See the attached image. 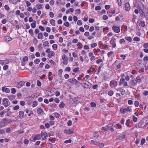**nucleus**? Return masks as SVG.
I'll return each mask as SVG.
<instances>
[{
    "label": "nucleus",
    "instance_id": "f257e3e1",
    "mask_svg": "<svg viewBox=\"0 0 148 148\" xmlns=\"http://www.w3.org/2000/svg\"><path fill=\"white\" fill-rule=\"evenodd\" d=\"M137 84V82L135 79H133L130 81L129 87L130 88H133Z\"/></svg>",
    "mask_w": 148,
    "mask_h": 148
},
{
    "label": "nucleus",
    "instance_id": "f03ea898",
    "mask_svg": "<svg viewBox=\"0 0 148 148\" xmlns=\"http://www.w3.org/2000/svg\"><path fill=\"white\" fill-rule=\"evenodd\" d=\"M2 102L3 104L6 107L10 105V103L9 102V100L8 98H4Z\"/></svg>",
    "mask_w": 148,
    "mask_h": 148
},
{
    "label": "nucleus",
    "instance_id": "7ed1b4c3",
    "mask_svg": "<svg viewBox=\"0 0 148 148\" xmlns=\"http://www.w3.org/2000/svg\"><path fill=\"white\" fill-rule=\"evenodd\" d=\"M118 83L117 81L114 80H111L110 83V85L111 87L113 88L116 87Z\"/></svg>",
    "mask_w": 148,
    "mask_h": 148
},
{
    "label": "nucleus",
    "instance_id": "20e7f679",
    "mask_svg": "<svg viewBox=\"0 0 148 148\" xmlns=\"http://www.w3.org/2000/svg\"><path fill=\"white\" fill-rule=\"evenodd\" d=\"M110 43L112 45V47L114 48L116 47V39L114 38H112L110 40Z\"/></svg>",
    "mask_w": 148,
    "mask_h": 148
},
{
    "label": "nucleus",
    "instance_id": "39448f33",
    "mask_svg": "<svg viewBox=\"0 0 148 148\" xmlns=\"http://www.w3.org/2000/svg\"><path fill=\"white\" fill-rule=\"evenodd\" d=\"M113 124L111 123L108 124L106 126L108 130H110L111 132H113L114 131V129L113 128Z\"/></svg>",
    "mask_w": 148,
    "mask_h": 148
},
{
    "label": "nucleus",
    "instance_id": "423d86ee",
    "mask_svg": "<svg viewBox=\"0 0 148 148\" xmlns=\"http://www.w3.org/2000/svg\"><path fill=\"white\" fill-rule=\"evenodd\" d=\"M112 28L113 31L115 32L118 33L120 32V28L119 27H117L115 25H113L112 26Z\"/></svg>",
    "mask_w": 148,
    "mask_h": 148
},
{
    "label": "nucleus",
    "instance_id": "0eeeda50",
    "mask_svg": "<svg viewBox=\"0 0 148 148\" xmlns=\"http://www.w3.org/2000/svg\"><path fill=\"white\" fill-rule=\"evenodd\" d=\"M83 84L84 87L86 88H89L90 86L91 85V84L88 81L86 82L83 83Z\"/></svg>",
    "mask_w": 148,
    "mask_h": 148
},
{
    "label": "nucleus",
    "instance_id": "6e6552de",
    "mask_svg": "<svg viewBox=\"0 0 148 148\" xmlns=\"http://www.w3.org/2000/svg\"><path fill=\"white\" fill-rule=\"evenodd\" d=\"M68 81L71 83L75 84H77L79 82L77 80L73 78L69 79H68Z\"/></svg>",
    "mask_w": 148,
    "mask_h": 148
},
{
    "label": "nucleus",
    "instance_id": "1a4fd4ad",
    "mask_svg": "<svg viewBox=\"0 0 148 148\" xmlns=\"http://www.w3.org/2000/svg\"><path fill=\"white\" fill-rule=\"evenodd\" d=\"M131 7L129 3H127L125 4V9L127 11H129Z\"/></svg>",
    "mask_w": 148,
    "mask_h": 148
},
{
    "label": "nucleus",
    "instance_id": "9d476101",
    "mask_svg": "<svg viewBox=\"0 0 148 148\" xmlns=\"http://www.w3.org/2000/svg\"><path fill=\"white\" fill-rule=\"evenodd\" d=\"M47 136V134L46 132H42L41 136L43 140H45Z\"/></svg>",
    "mask_w": 148,
    "mask_h": 148
},
{
    "label": "nucleus",
    "instance_id": "9b49d317",
    "mask_svg": "<svg viewBox=\"0 0 148 148\" xmlns=\"http://www.w3.org/2000/svg\"><path fill=\"white\" fill-rule=\"evenodd\" d=\"M64 132L65 133L67 134H72L73 132L72 130L69 129V130H64Z\"/></svg>",
    "mask_w": 148,
    "mask_h": 148
},
{
    "label": "nucleus",
    "instance_id": "f8f14e48",
    "mask_svg": "<svg viewBox=\"0 0 148 148\" xmlns=\"http://www.w3.org/2000/svg\"><path fill=\"white\" fill-rule=\"evenodd\" d=\"M3 38L5 41L7 42L10 41L12 40V38H11L8 36H4Z\"/></svg>",
    "mask_w": 148,
    "mask_h": 148
},
{
    "label": "nucleus",
    "instance_id": "ddd939ff",
    "mask_svg": "<svg viewBox=\"0 0 148 148\" xmlns=\"http://www.w3.org/2000/svg\"><path fill=\"white\" fill-rule=\"evenodd\" d=\"M3 124V126H4L5 125H7L8 124V121L6 118L3 119L2 120V121L1 122V123Z\"/></svg>",
    "mask_w": 148,
    "mask_h": 148
},
{
    "label": "nucleus",
    "instance_id": "4468645a",
    "mask_svg": "<svg viewBox=\"0 0 148 148\" xmlns=\"http://www.w3.org/2000/svg\"><path fill=\"white\" fill-rule=\"evenodd\" d=\"M140 23L141 26L143 27H144L145 26V21H140V20H138L137 21V23L138 24V23Z\"/></svg>",
    "mask_w": 148,
    "mask_h": 148
},
{
    "label": "nucleus",
    "instance_id": "2eb2a0df",
    "mask_svg": "<svg viewBox=\"0 0 148 148\" xmlns=\"http://www.w3.org/2000/svg\"><path fill=\"white\" fill-rule=\"evenodd\" d=\"M2 90L3 92H5L6 93H9L10 92V89L8 88H6L5 87L2 88Z\"/></svg>",
    "mask_w": 148,
    "mask_h": 148
},
{
    "label": "nucleus",
    "instance_id": "dca6fc26",
    "mask_svg": "<svg viewBox=\"0 0 148 148\" xmlns=\"http://www.w3.org/2000/svg\"><path fill=\"white\" fill-rule=\"evenodd\" d=\"M19 117L20 118L22 119L24 117V113L22 111L19 112Z\"/></svg>",
    "mask_w": 148,
    "mask_h": 148
},
{
    "label": "nucleus",
    "instance_id": "f3484780",
    "mask_svg": "<svg viewBox=\"0 0 148 148\" xmlns=\"http://www.w3.org/2000/svg\"><path fill=\"white\" fill-rule=\"evenodd\" d=\"M125 136L124 134L122 135L121 136H120L117 137V138L116 139V140H122L125 138Z\"/></svg>",
    "mask_w": 148,
    "mask_h": 148
},
{
    "label": "nucleus",
    "instance_id": "a211bd4d",
    "mask_svg": "<svg viewBox=\"0 0 148 148\" xmlns=\"http://www.w3.org/2000/svg\"><path fill=\"white\" fill-rule=\"evenodd\" d=\"M78 99V98L77 97H74L73 98L72 101H73V103L76 104L77 103Z\"/></svg>",
    "mask_w": 148,
    "mask_h": 148
},
{
    "label": "nucleus",
    "instance_id": "6ab92c4d",
    "mask_svg": "<svg viewBox=\"0 0 148 148\" xmlns=\"http://www.w3.org/2000/svg\"><path fill=\"white\" fill-rule=\"evenodd\" d=\"M55 55V53L53 51H51L49 53L48 55V56L49 58H51V57Z\"/></svg>",
    "mask_w": 148,
    "mask_h": 148
},
{
    "label": "nucleus",
    "instance_id": "aec40b11",
    "mask_svg": "<svg viewBox=\"0 0 148 148\" xmlns=\"http://www.w3.org/2000/svg\"><path fill=\"white\" fill-rule=\"evenodd\" d=\"M146 124L142 121H141L138 124V126L141 127H143Z\"/></svg>",
    "mask_w": 148,
    "mask_h": 148
},
{
    "label": "nucleus",
    "instance_id": "412c9836",
    "mask_svg": "<svg viewBox=\"0 0 148 148\" xmlns=\"http://www.w3.org/2000/svg\"><path fill=\"white\" fill-rule=\"evenodd\" d=\"M116 90L119 91L121 92V94L122 95H123L125 94V91L123 89L120 88L119 89H116Z\"/></svg>",
    "mask_w": 148,
    "mask_h": 148
},
{
    "label": "nucleus",
    "instance_id": "4be33fe9",
    "mask_svg": "<svg viewBox=\"0 0 148 148\" xmlns=\"http://www.w3.org/2000/svg\"><path fill=\"white\" fill-rule=\"evenodd\" d=\"M140 15L142 18V19H143V18H144L145 17V14L144 12H143V10H142L141 12H140Z\"/></svg>",
    "mask_w": 148,
    "mask_h": 148
},
{
    "label": "nucleus",
    "instance_id": "5701e85b",
    "mask_svg": "<svg viewBox=\"0 0 148 148\" xmlns=\"http://www.w3.org/2000/svg\"><path fill=\"white\" fill-rule=\"evenodd\" d=\"M50 23L53 26H55L56 25L55 21L53 19H51L50 21Z\"/></svg>",
    "mask_w": 148,
    "mask_h": 148
},
{
    "label": "nucleus",
    "instance_id": "b1692460",
    "mask_svg": "<svg viewBox=\"0 0 148 148\" xmlns=\"http://www.w3.org/2000/svg\"><path fill=\"white\" fill-rule=\"evenodd\" d=\"M94 137L96 138H97L99 136V134L98 132H95L94 134L93 135Z\"/></svg>",
    "mask_w": 148,
    "mask_h": 148
},
{
    "label": "nucleus",
    "instance_id": "393cba45",
    "mask_svg": "<svg viewBox=\"0 0 148 148\" xmlns=\"http://www.w3.org/2000/svg\"><path fill=\"white\" fill-rule=\"evenodd\" d=\"M125 79L124 78H121L120 79V81L119 82V85L121 86L123 83L124 82Z\"/></svg>",
    "mask_w": 148,
    "mask_h": 148
},
{
    "label": "nucleus",
    "instance_id": "a878e982",
    "mask_svg": "<svg viewBox=\"0 0 148 148\" xmlns=\"http://www.w3.org/2000/svg\"><path fill=\"white\" fill-rule=\"evenodd\" d=\"M38 113L40 114H42L43 113L42 110L40 108L38 109Z\"/></svg>",
    "mask_w": 148,
    "mask_h": 148
},
{
    "label": "nucleus",
    "instance_id": "bb28decb",
    "mask_svg": "<svg viewBox=\"0 0 148 148\" xmlns=\"http://www.w3.org/2000/svg\"><path fill=\"white\" fill-rule=\"evenodd\" d=\"M120 112L123 114H124L126 112V110L125 108H120Z\"/></svg>",
    "mask_w": 148,
    "mask_h": 148
},
{
    "label": "nucleus",
    "instance_id": "cd10ccee",
    "mask_svg": "<svg viewBox=\"0 0 148 148\" xmlns=\"http://www.w3.org/2000/svg\"><path fill=\"white\" fill-rule=\"evenodd\" d=\"M135 79V80L136 81L137 83L139 82V83L140 84V82H141L140 77L139 76L137 77L136 78V79Z\"/></svg>",
    "mask_w": 148,
    "mask_h": 148
},
{
    "label": "nucleus",
    "instance_id": "c85d7f7f",
    "mask_svg": "<svg viewBox=\"0 0 148 148\" xmlns=\"http://www.w3.org/2000/svg\"><path fill=\"white\" fill-rule=\"evenodd\" d=\"M36 21H34L33 23L31 24V26L33 28H34L36 27Z\"/></svg>",
    "mask_w": 148,
    "mask_h": 148
},
{
    "label": "nucleus",
    "instance_id": "c756f323",
    "mask_svg": "<svg viewBox=\"0 0 148 148\" xmlns=\"http://www.w3.org/2000/svg\"><path fill=\"white\" fill-rule=\"evenodd\" d=\"M24 82L21 81L18 83V85L19 86V87H21L24 84Z\"/></svg>",
    "mask_w": 148,
    "mask_h": 148
},
{
    "label": "nucleus",
    "instance_id": "7c9ffc66",
    "mask_svg": "<svg viewBox=\"0 0 148 148\" xmlns=\"http://www.w3.org/2000/svg\"><path fill=\"white\" fill-rule=\"evenodd\" d=\"M65 104L63 102H61L59 105V107L60 108H63L64 107Z\"/></svg>",
    "mask_w": 148,
    "mask_h": 148
},
{
    "label": "nucleus",
    "instance_id": "2f4dec72",
    "mask_svg": "<svg viewBox=\"0 0 148 148\" xmlns=\"http://www.w3.org/2000/svg\"><path fill=\"white\" fill-rule=\"evenodd\" d=\"M114 94L113 91L112 90H110L108 92V94L110 96H112Z\"/></svg>",
    "mask_w": 148,
    "mask_h": 148
},
{
    "label": "nucleus",
    "instance_id": "473e14b6",
    "mask_svg": "<svg viewBox=\"0 0 148 148\" xmlns=\"http://www.w3.org/2000/svg\"><path fill=\"white\" fill-rule=\"evenodd\" d=\"M91 142L94 145H97L98 143V142H97L95 140H92Z\"/></svg>",
    "mask_w": 148,
    "mask_h": 148
},
{
    "label": "nucleus",
    "instance_id": "72a5a7b5",
    "mask_svg": "<svg viewBox=\"0 0 148 148\" xmlns=\"http://www.w3.org/2000/svg\"><path fill=\"white\" fill-rule=\"evenodd\" d=\"M125 38L129 42H131L132 41V38L130 37H125Z\"/></svg>",
    "mask_w": 148,
    "mask_h": 148
},
{
    "label": "nucleus",
    "instance_id": "f704fd0d",
    "mask_svg": "<svg viewBox=\"0 0 148 148\" xmlns=\"http://www.w3.org/2000/svg\"><path fill=\"white\" fill-rule=\"evenodd\" d=\"M43 45L45 47L49 46V42L47 41H46L45 42Z\"/></svg>",
    "mask_w": 148,
    "mask_h": 148
},
{
    "label": "nucleus",
    "instance_id": "c9c22d12",
    "mask_svg": "<svg viewBox=\"0 0 148 148\" xmlns=\"http://www.w3.org/2000/svg\"><path fill=\"white\" fill-rule=\"evenodd\" d=\"M79 67L75 68L73 70V72L74 73H78L79 71Z\"/></svg>",
    "mask_w": 148,
    "mask_h": 148
},
{
    "label": "nucleus",
    "instance_id": "e433bc0d",
    "mask_svg": "<svg viewBox=\"0 0 148 148\" xmlns=\"http://www.w3.org/2000/svg\"><path fill=\"white\" fill-rule=\"evenodd\" d=\"M90 105L92 107H95L96 106V104L94 102H92L90 103Z\"/></svg>",
    "mask_w": 148,
    "mask_h": 148
},
{
    "label": "nucleus",
    "instance_id": "4c0bfd02",
    "mask_svg": "<svg viewBox=\"0 0 148 148\" xmlns=\"http://www.w3.org/2000/svg\"><path fill=\"white\" fill-rule=\"evenodd\" d=\"M102 65V64H101V65L99 67L98 70V73H97V74L98 75L100 73V72L101 71V69L102 68V66L103 65Z\"/></svg>",
    "mask_w": 148,
    "mask_h": 148
},
{
    "label": "nucleus",
    "instance_id": "58836bf2",
    "mask_svg": "<svg viewBox=\"0 0 148 148\" xmlns=\"http://www.w3.org/2000/svg\"><path fill=\"white\" fill-rule=\"evenodd\" d=\"M68 59L63 60L62 62V63L63 64L65 65H67L68 63V61L67 60Z\"/></svg>",
    "mask_w": 148,
    "mask_h": 148
},
{
    "label": "nucleus",
    "instance_id": "ea45409f",
    "mask_svg": "<svg viewBox=\"0 0 148 148\" xmlns=\"http://www.w3.org/2000/svg\"><path fill=\"white\" fill-rule=\"evenodd\" d=\"M101 130H103L105 132L108 131L106 126L102 127Z\"/></svg>",
    "mask_w": 148,
    "mask_h": 148
},
{
    "label": "nucleus",
    "instance_id": "a19ab883",
    "mask_svg": "<svg viewBox=\"0 0 148 148\" xmlns=\"http://www.w3.org/2000/svg\"><path fill=\"white\" fill-rule=\"evenodd\" d=\"M133 40L134 41H140V39L138 37L136 36L134 38Z\"/></svg>",
    "mask_w": 148,
    "mask_h": 148
},
{
    "label": "nucleus",
    "instance_id": "79ce46f5",
    "mask_svg": "<svg viewBox=\"0 0 148 148\" xmlns=\"http://www.w3.org/2000/svg\"><path fill=\"white\" fill-rule=\"evenodd\" d=\"M52 47L54 50H56L57 47V45L56 44H53L52 45Z\"/></svg>",
    "mask_w": 148,
    "mask_h": 148
},
{
    "label": "nucleus",
    "instance_id": "37998d69",
    "mask_svg": "<svg viewBox=\"0 0 148 148\" xmlns=\"http://www.w3.org/2000/svg\"><path fill=\"white\" fill-rule=\"evenodd\" d=\"M108 18V16L105 15H103V19L104 20H106Z\"/></svg>",
    "mask_w": 148,
    "mask_h": 148
},
{
    "label": "nucleus",
    "instance_id": "c03bdc74",
    "mask_svg": "<svg viewBox=\"0 0 148 148\" xmlns=\"http://www.w3.org/2000/svg\"><path fill=\"white\" fill-rule=\"evenodd\" d=\"M33 104L32 105V106L33 107H35L37 105V103L36 101H34L33 102Z\"/></svg>",
    "mask_w": 148,
    "mask_h": 148
},
{
    "label": "nucleus",
    "instance_id": "a18cd8bd",
    "mask_svg": "<svg viewBox=\"0 0 148 148\" xmlns=\"http://www.w3.org/2000/svg\"><path fill=\"white\" fill-rule=\"evenodd\" d=\"M97 145L99 146L100 147H102L104 146V145L102 143H100L98 142Z\"/></svg>",
    "mask_w": 148,
    "mask_h": 148
},
{
    "label": "nucleus",
    "instance_id": "49530a36",
    "mask_svg": "<svg viewBox=\"0 0 148 148\" xmlns=\"http://www.w3.org/2000/svg\"><path fill=\"white\" fill-rule=\"evenodd\" d=\"M10 109L8 108V109L7 111V115L8 116H9V115L10 114H11V112H10Z\"/></svg>",
    "mask_w": 148,
    "mask_h": 148
},
{
    "label": "nucleus",
    "instance_id": "de8ad7c7",
    "mask_svg": "<svg viewBox=\"0 0 148 148\" xmlns=\"http://www.w3.org/2000/svg\"><path fill=\"white\" fill-rule=\"evenodd\" d=\"M132 119L134 122H136L137 121V118L134 116L133 117Z\"/></svg>",
    "mask_w": 148,
    "mask_h": 148
},
{
    "label": "nucleus",
    "instance_id": "09e8293b",
    "mask_svg": "<svg viewBox=\"0 0 148 148\" xmlns=\"http://www.w3.org/2000/svg\"><path fill=\"white\" fill-rule=\"evenodd\" d=\"M130 119H127L126 121V125L127 126H128L130 125Z\"/></svg>",
    "mask_w": 148,
    "mask_h": 148
},
{
    "label": "nucleus",
    "instance_id": "8fccbe9b",
    "mask_svg": "<svg viewBox=\"0 0 148 148\" xmlns=\"http://www.w3.org/2000/svg\"><path fill=\"white\" fill-rule=\"evenodd\" d=\"M55 102L56 103H58L59 102L60 100L58 98H56L54 99Z\"/></svg>",
    "mask_w": 148,
    "mask_h": 148
},
{
    "label": "nucleus",
    "instance_id": "3c124183",
    "mask_svg": "<svg viewBox=\"0 0 148 148\" xmlns=\"http://www.w3.org/2000/svg\"><path fill=\"white\" fill-rule=\"evenodd\" d=\"M16 92V89L15 88H12V89L11 90V92L14 94H15V93Z\"/></svg>",
    "mask_w": 148,
    "mask_h": 148
},
{
    "label": "nucleus",
    "instance_id": "603ef678",
    "mask_svg": "<svg viewBox=\"0 0 148 148\" xmlns=\"http://www.w3.org/2000/svg\"><path fill=\"white\" fill-rule=\"evenodd\" d=\"M43 37V35L42 33L38 34V38H41Z\"/></svg>",
    "mask_w": 148,
    "mask_h": 148
},
{
    "label": "nucleus",
    "instance_id": "864d4df0",
    "mask_svg": "<svg viewBox=\"0 0 148 148\" xmlns=\"http://www.w3.org/2000/svg\"><path fill=\"white\" fill-rule=\"evenodd\" d=\"M126 110L127 112H131L132 111L131 107H127L126 109Z\"/></svg>",
    "mask_w": 148,
    "mask_h": 148
},
{
    "label": "nucleus",
    "instance_id": "5fc2aeb1",
    "mask_svg": "<svg viewBox=\"0 0 148 148\" xmlns=\"http://www.w3.org/2000/svg\"><path fill=\"white\" fill-rule=\"evenodd\" d=\"M55 3V1L53 0H51L49 2V3L50 5H53Z\"/></svg>",
    "mask_w": 148,
    "mask_h": 148
},
{
    "label": "nucleus",
    "instance_id": "6e6d98bb",
    "mask_svg": "<svg viewBox=\"0 0 148 148\" xmlns=\"http://www.w3.org/2000/svg\"><path fill=\"white\" fill-rule=\"evenodd\" d=\"M71 142V139H69L68 140H65L64 143H70Z\"/></svg>",
    "mask_w": 148,
    "mask_h": 148
},
{
    "label": "nucleus",
    "instance_id": "4d7b16f0",
    "mask_svg": "<svg viewBox=\"0 0 148 148\" xmlns=\"http://www.w3.org/2000/svg\"><path fill=\"white\" fill-rule=\"evenodd\" d=\"M134 104L136 107H138L139 106V103L138 101H136L135 102Z\"/></svg>",
    "mask_w": 148,
    "mask_h": 148
},
{
    "label": "nucleus",
    "instance_id": "13d9d810",
    "mask_svg": "<svg viewBox=\"0 0 148 148\" xmlns=\"http://www.w3.org/2000/svg\"><path fill=\"white\" fill-rule=\"evenodd\" d=\"M49 16L51 18H53L54 17V14L52 12H51L49 13Z\"/></svg>",
    "mask_w": 148,
    "mask_h": 148
},
{
    "label": "nucleus",
    "instance_id": "bf43d9fd",
    "mask_svg": "<svg viewBox=\"0 0 148 148\" xmlns=\"http://www.w3.org/2000/svg\"><path fill=\"white\" fill-rule=\"evenodd\" d=\"M54 116L57 118H58L60 116V114L58 113H54Z\"/></svg>",
    "mask_w": 148,
    "mask_h": 148
},
{
    "label": "nucleus",
    "instance_id": "052dcab7",
    "mask_svg": "<svg viewBox=\"0 0 148 148\" xmlns=\"http://www.w3.org/2000/svg\"><path fill=\"white\" fill-rule=\"evenodd\" d=\"M20 104L22 106H23L25 104V102L24 101H21L20 102Z\"/></svg>",
    "mask_w": 148,
    "mask_h": 148
},
{
    "label": "nucleus",
    "instance_id": "680f3d73",
    "mask_svg": "<svg viewBox=\"0 0 148 148\" xmlns=\"http://www.w3.org/2000/svg\"><path fill=\"white\" fill-rule=\"evenodd\" d=\"M64 25L67 27H68L69 26V23L68 22H66L64 23Z\"/></svg>",
    "mask_w": 148,
    "mask_h": 148
},
{
    "label": "nucleus",
    "instance_id": "e2e57ef3",
    "mask_svg": "<svg viewBox=\"0 0 148 148\" xmlns=\"http://www.w3.org/2000/svg\"><path fill=\"white\" fill-rule=\"evenodd\" d=\"M28 60V58L27 56H25L23 58V61L24 62H26Z\"/></svg>",
    "mask_w": 148,
    "mask_h": 148
},
{
    "label": "nucleus",
    "instance_id": "0e129e2a",
    "mask_svg": "<svg viewBox=\"0 0 148 148\" xmlns=\"http://www.w3.org/2000/svg\"><path fill=\"white\" fill-rule=\"evenodd\" d=\"M95 21V20L93 18H90L89 20V22L90 23H92Z\"/></svg>",
    "mask_w": 148,
    "mask_h": 148
},
{
    "label": "nucleus",
    "instance_id": "69168bd1",
    "mask_svg": "<svg viewBox=\"0 0 148 148\" xmlns=\"http://www.w3.org/2000/svg\"><path fill=\"white\" fill-rule=\"evenodd\" d=\"M125 42V40L123 38L121 39L119 41V43L121 44L122 43H124Z\"/></svg>",
    "mask_w": 148,
    "mask_h": 148
},
{
    "label": "nucleus",
    "instance_id": "338daca9",
    "mask_svg": "<svg viewBox=\"0 0 148 148\" xmlns=\"http://www.w3.org/2000/svg\"><path fill=\"white\" fill-rule=\"evenodd\" d=\"M65 70L66 71L69 72L71 71V68L69 67H67L66 68Z\"/></svg>",
    "mask_w": 148,
    "mask_h": 148
},
{
    "label": "nucleus",
    "instance_id": "774afa93",
    "mask_svg": "<svg viewBox=\"0 0 148 148\" xmlns=\"http://www.w3.org/2000/svg\"><path fill=\"white\" fill-rule=\"evenodd\" d=\"M145 142V138H143L141 140V144L143 145Z\"/></svg>",
    "mask_w": 148,
    "mask_h": 148
}]
</instances>
